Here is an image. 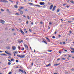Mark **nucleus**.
Here are the masks:
<instances>
[{
	"label": "nucleus",
	"instance_id": "20",
	"mask_svg": "<svg viewBox=\"0 0 74 74\" xmlns=\"http://www.w3.org/2000/svg\"><path fill=\"white\" fill-rule=\"evenodd\" d=\"M14 8H18V6L17 5H15L14 6Z\"/></svg>",
	"mask_w": 74,
	"mask_h": 74
},
{
	"label": "nucleus",
	"instance_id": "11",
	"mask_svg": "<svg viewBox=\"0 0 74 74\" xmlns=\"http://www.w3.org/2000/svg\"><path fill=\"white\" fill-rule=\"evenodd\" d=\"M45 38H46V40L48 42H50V40L49 39V38H48L47 37H45Z\"/></svg>",
	"mask_w": 74,
	"mask_h": 74
},
{
	"label": "nucleus",
	"instance_id": "29",
	"mask_svg": "<svg viewBox=\"0 0 74 74\" xmlns=\"http://www.w3.org/2000/svg\"><path fill=\"white\" fill-rule=\"evenodd\" d=\"M60 11V9H58L57 10V12H59V11Z\"/></svg>",
	"mask_w": 74,
	"mask_h": 74
},
{
	"label": "nucleus",
	"instance_id": "24",
	"mask_svg": "<svg viewBox=\"0 0 74 74\" xmlns=\"http://www.w3.org/2000/svg\"><path fill=\"white\" fill-rule=\"evenodd\" d=\"M16 15H19V14L18 13H16L15 14Z\"/></svg>",
	"mask_w": 74,
	"mask_h": 74
},
{
	"label": "nucleus",
	"instance_id": "14",
	"mask_svg": "<svg viewBox=\"0 0 74 74\" xmlns=\"http://www.w3.org/2000/svg\"><path fill=\"white\" fill-rule=\"evenodd\" d=\"M42 42H44V43H45V44H47V42L46 41H44V40L42 41Z\"/></svg>",
	"mask_w": 74,
	"mask_h": 74
},
{
	"label": "nucleus",
	"instance_id": "54",
	"mask_svg": "<svg viewBox=\"0 0 74 74\" xmlns=\"http://www.w3.org/2000/svg\"><path fill=\"white\" fill-rule=\"evenodd\" d=\"M69 32H70V34H71V33H72V32H71V31H70Z\"/></svg>",
	"mask_w": 74,
	"mask_h": 74
},
{
	"label": "nucleus",
	"instance_id": "27",
	"mask_svg": "<svg viewBox=\"0 0 74 74\" xmlns=\"http://www.w3.org/2000/svg\"><path fill=\"white\" fill-rule=\"evenodd\" d=\"M66 5H67V4H66V3H64V4H63V6Z\"/></svg>",
	"mask_w": 74,
	"mask_h": 74
},
{
	"label": "nucleus",
	"instance_id": "4",
	"mask_svg": "<svg viewBox=\"0 0 74 74\" xmlns=\"http://www.w3.org/2000/svg\"><path fill=\"white\" fill-rule=\"evenodd\" d=\"M0 22L1 23H2V24H3L5 22V21H4V20H0Z\"/></svg>",
	"mask_w": 74,
	"mask_h": 74
},
{
	"label": "nucleus",
	"instance_id": "15",
	"mask_svg": "<svg viewBox=\"0 0 74 74\" xmlns=\"http://www.w3.org/2000/svg\"><path fill=\"white\" fill-rule=\"evenodd\" d=\"M20 14H21V15H22V14H23V12L22 11H20Z\"/></svg>",
	"mask_w": 74,
	"mask_h": 74
},
{
	"label": "nucleus",
	"instance_id": "7",
	"mask_svg": "<svg viewBox=\"0 0 74 74\" xmlns=\"http://www.w3.org/2000/svg\"><path fill=\"white\" fill-rule=\"evenodd\" d=\"M39 3L40 5H44V4H45V3L44 2H40Z\"/></svg>",
	"mask_w": 74,
	"mask_h": 74
},
{
	"label": "nucleus",
	"instance_id": "64",
	"mask_svg": "<svg viewBox=\"0 0 74 74\" xmlns=\"http://www.w3.org/2000/svg\"><path fill=\"white\" fill-rule=\"evenodd\" d=\"M23 17H24V18H26V16L25 15L23 16Z\"/></svg>",
	"mask_w": 74,
	"mask_h": 74
},
{
	"label": "nucleus",
	"instance_id": "38",
	"mask_svg": "<svg viewBox=\"0 0 74 74\" xmlns=\"http://www.w3.org/2000/svg\"><path fill=\"white\" fill-rule=\"evenodd\" d=\"M14 60V59L13 58H12L11 59V61H13Z\"/></svg>",
	"mask_w": 74,
	"mask_h": 74
},
{
	"label": "nucleus",
	"instance_id": "36",
	"mask_svg": "<svg viewBox=\"0 0 74 74\" xmlns=\"http://www.w3.org/2000/svg\"><path fill=\"white\" fill-rule=\"evenodd\" d=\"M16 62L17 63H18L19 62V61H18V60H16Z\"/></svg>",
	"mask_w": 74,
	"mask_h": 74
},
{
	"label": "nucleus",
	"instance_id": "63",
	"mask_svg": "<svg viewBox=\"0 0 74 74\" xmlns=\"http://www.w3.org/2000/svg\"><path fill=\"white\" fill-rule=\"evenodd\" d=\"M18 68H19V67L18 66H17L16 68V69H17Z\"/></svg>",
	"mask_w": 74,
	"mask_h": 74
},
{
	"label": "nucleus",
	"instance_id": "22",
	"mask_svg": "<svg viewBox=\"0 0 74 74\" xmlns=\"http://www.w3.org/2000/svg\"><path fill=\"white\" fill-rule=\"evenodd\" d=\"M14 53H16V54H17V53H18V51H14Z\"/></svg>",
	"mask_w": 74,
	"mask_h": 74
},
{
	"label": "nucleus",
	"instance_id": "48",
	"mask_svg": "<svg viewBox=\"0 0 74 74\" xmlns=\"http://www.w3.org/2000/svg\"><path fill=\"white\" fill-rule=\"evenodd\" d=\"M43 8H45V7H46V6H45V5L43 6Z\"/></svg>",
	"mask_w": 74,
	"mask_h": 74
},
{
	"label": "nucleus",
	"instance_id": "51",
	"mask_svg": "<svg viewBox=\"0 0 74 74\" xmlns=\"http://www.w3.org/2000/svg\"><path fill=\"white\" fill-rule=\"evenodd\" d=\"M25 11H27L28 10L27 9H25Z\"/></svg>",
	"mask_w": 74,
	"mask_h": 74
},
{
	"label": "nucleus",
	"instance_id": "5",
	"mask_svg": "<svg viewBox=\"0 0 74 74\" xmlns=\"http://www.w3.org/2000/svg\"><path fill=\"white\" fill-rule=\"evenodd\" d=\"M18 42L19 43H21V42H23V40H19L18 41Z\"/></svg>",
	"mask_w": 74,
	"mask_h": 74
},
{
	"label": "nucleus",
	"instance_id": "49",
	"mask_svg": "<svg viewBox=\"0 0 74 74\" xmlns=\"http://www.w3.org/2000/svg\"><path fill=\"white\" fill-rule=\"evenodd\" d=\"M29 31L30 32H32V30L30 29H29Z\"/></svg>",
	"mask_w": 74,
	"mask_h": 74
},
{
	"label": "nucleus",
	"instance_id": "13",
	"mask_svg": "<svg viewBox=\"0 0 74 74\" xmlns=\"http://www.w3.org/2000/svg\"><path fill=\"white\" fill-rule=\"evenodd\" d=\"M35 5V6H36V7H42V6H40L39 5Z\"/></svg>",
	"mask_w": 74,
	"mask_h": 74
},
{
	"label": "nucleus",
	"instance_id": "9",
	"mask_svg": "<svg viewBox=\"0 0 74 74\" xmlns=\"http://www.w3.org/2000/svg\"><path fill=\"white\" fill-rule=\"evenodd\" d=\"M53 8V4H52L50 7L49 9L52 10V9Z\"/></svg>",
	"mask_w": 74,
	"mask_h": 74
},
{
	"label": "nucleus",
	"instance_id": "12",
	"mask_svg": "<svg viewBox=\"0 0 74 74\" xmlns=\"http://www.w3.org/2000/svg\"><path fill=\"white\" fill-rule=\"evenodd\" d=\"M19 71H21V72H22L23 73H24V72L21 69H19Z\"/></svg>",
	"mask_w": 74,
	"mask_h": 74
},
{
	"label": "nucleus",
	"instance_id": "44",
	"mask_svg": "<svg viewBox=\"0 0 74 74\" xmlns=\"http://www.w3.org/2000/svg\"><path fill=\"white\" fill-rule=\"evenodd\" d=\"M63 44H66V42H63Z\"/></svg>",
	"mask_w": 74,
	"mask_h": 74
},
{
	"label": "nucleus",
	"instance_id": "45",
	"mask_svg": "<svg viewBox=\"0 0 74 74\" xmlns=\"http://www.w3.org/2000/svg\"><path fill=\"white\" fill-rule=\"evenodd\" d=\"M19 29L21 32V31H22V30L21 28H19Z\"/></svg>",
	"mask_w": 74,
	"mask_h": 74
},
{
	"label": "nucleus",
	"instance_id": "40",
	"mask_svg": "<svg viewBox=\"0 0 74 74\" xmlns=\"http://www.w3.org/2000/svg\"><path fill=\"white\" fill-rule=\"evenodd\" d=\"M49 25H52V23L51 22H50L49 23Z\"/></svg>",
	"mask_w": 74,
	"mask_h": 74
},
{
	"label": "nucleus",
	"instance_id": "32",
	"mask_svg": "<svg viewBox=\"0 0 74 74\" xmlns=\"http://www.w3.org/2000/svg\"><path fill=\"white\" fill-rule=\"evenodd\" d=\"M24 48L23 47H22V49H21V50L22 51H23L24 50Z\"/></svg>",
	"mask_w": 74,
	"mask_h": 74
},
{
	"label": "nucleus",
	"instance_id": "8",
	"mask_svg": "<svg viewBox=\"0 0 74 74\" xmlns=\"http://www.w3.org/2000/svg\"><path fill=\"white\" fill-rule=\"evenodd\" d=\"M12 48L13 50H15V49H16V47H15V46H12Z\"/></svg>",
	"mask_w": 74,
	"mask_h": 74
},
{
	"label": "nucleus",
	"instance_id": "30",
	"mask_svg": "<svg viewBox=\"0 0 74 74\" xmlns=\"http://www.w3.org/2000/svg\"><path fill=\"white\" fill-rule=\"evenodd\" d=\"M47 51H48V52H52V50H48Z\"/></svg>",
	"mask_w": 74,
	"mask_h": 74
},
{
	"label": "nucleus",
	"instance_id": "28",
	"mask_svg": "<svg viewBox=\"0 0 74 74\" xmlns=\"http://www.w3.org/2000/svg\"><path fill=\"white\" fill-rule=\"evenodd\" d=\"M29 4H30V5H33L34 4L32 3H29Z\"/></svg>",
	"mask_w": 74,
	"mask_h": 74
},
{
	"label": "nucleus",
	"instance_id": "16",
	"mask_svg": "<svg viewBox=\"0 0 74 74\" xmlns=\"http://www.w3.org/2000/svg\"><path fill=\"white\" fill-rule=\"evenodd\" d=\"M10 48H10V47H6V49H10Z\"/></svg>",
	"mask_w": 74,
	"mask_h": 74
},
{
	"label": "nucleus",
	"instance_id": "6",
	"mask_svg": "<svg viewBox=\"0 0 74 74\" xmlns=\"http://www.w3.org/2000/svg\"><path fill=\"white\" fill-rule=\"evenodd\" d=\"M56 8V6L55 5L53 8V9L52 10V11H54L55 10Z\"/></svg>",
	"mask_w": 74,
	"mask_h": 74
},
{
	"label": "nucleus",
	"instance_id": "17",
	"mask_svg": "<svg viewBox=\"0 0 74 74\" xmlns=\"http://www.w3.org/2000/svg\"><path fill=\"white\" fill-rule=\"evenodd\" d=\"M19 8L20 9H24V8L23 7H22V6H20L19 7Z\"/></svg>",
	"mask_w": 74,
	"mask_h": 74
},
{
	"label": "nucleus",
	"instance_id": "18",
	"mask_svg": "<svg viewBox=\"0 0 74 74\" xmlns=\"http://www.w3.org/2000/svg\"><path fill=\"white\" fill-rule=\"evenodd\" d=\"M51 66V64L49 63L48 65H46V67H48V66Z\"/></svg>",
	"mask_w": 74,
	"mask_h": 74
},
{
	"label": "nucleus",
	"instance_id": "39",
	"mask_svg": "<svg viewBox=\"0 0 74 74\" xmlns=\"http://www.w3.org/2000/svg\"><path fill=\"white\" fill-rule=\"evenodd\" d=\"M66 7H67V8H69V7H70V6H68V5H66Z\"/></svg>",
	"mask_w": 74,
	"mask_h": 74
},
{
	"label": "nucleus",
	"instance_id": "37",
	"mask_svg": "<svg viewBox=\"0 0 74 74\" xmlns=\"http://www.w3.org/2000/svg\"><path fill=\"white\" fill-rule=\"evenodd\" d=\"M26 23L27 24H28V23H29V21H27L26 22Z\"/></svg>",
	"mask_w": 74,
	"mask_h": 74
},
{
	"label": "nucleus",
	"instance_id": "10",
	"mask_svg": "<svg viewBox=\"0 0 74 74\" xmlns=\"http://www.w3.org/2000/svg\"><path fill=\"white\" fill-rule=\"evenodd\" d=\"M24 46L25 47V48H27V49H29V48H28V47L26 45V44H24Z\"/></svg>",
	"mask_w": 74,
	"mask_h": 74
},
{
	"label": "nucleus",
	"instance_id": "41",
	"mask_svg": "<svg viewBox=\"0 0 74 74\" xmlns=\"http://www.w3.org/2000/svg\"><path fill=\"white\" fill-rule=\"evenodd\" d=\"M8 55H10V56H11V53H8Z\"/></svg>",
	"mask_w": 74,
	"mask_h": 74
},
{
	"label": "nucleus",
	"instance_id": "52",
	"mask_svg": "<svg viewBox=\"0 0 74 74\" xmlns=\"http://www.w3.org/2000/svg\"><path fill=\"white\" fill-rule=\"evenodd\" d=\"M18 49H20V48H21V47H20V46H18Z\"/></svg>",
	"mask_w": 74,
	"mask_h": 74
},
{
	"label": "nucleus",
	"instance_id": "33",
	"mask_svg": "<svg viewBox=\"0 0 74 74\" xmlns=\"http://www.w3.org/2000/svg\"><path fill=\"white\" fill-rule=\"evenodd\" d=\"M65 60V58H62V59H61V60Z\"/></svg>",
	"mask_w": 74,
	"mask_h": 74
},
{
	"label": "nucleus",
	"instance_id": "58",
	"mask_svg": "<svg viewBox=\"0 0 74 74\" xmlns=\"http://www.w3.org/2000/svg\"><path fill=\"white\" fill-rule=\"evenodd\" d=\"M8 61L9 62H11V60H8Z\"/></svg>",
	"mask_w": 74,
	"mask_h": 74
},
{
	"label": "nucleus",
	"instance_id": "42",
	"mask_svg": "<svg viewBox=\"0 0 74 74\" xmlns=\"http://www.w3.org/2000/svg\"><path fill=\"white\" fill-rule=\"evenodd\" d=\"M71 70L72 71H74V69H72Z\"/></svg>",
	"mask_w": 74,
	"mask_h": 74
},
{
	"label": "nucleus",
	"instance_id": "23",
	"mask_svg": "<svg viewBox=\"0 0 74 74\" xmlns=\"http://www.w3.org/2000/svg\"><path fill=\"white\" fill-rule=\"evenodd\" d=\"M21 32L23 34H25V33H24V32H23V31H21Z\"/></svg>",
	"mask_w": 74,
	"mask_h": 74
},
{
	"label": "nucleus",
	"instance_id": "2",
	"mask_svg": "<svg viewBox=\"0 0 74 74\" xmlns=\"http://www.w3.org/2000/svg\"><path fill=\"white\" fill-rule=\"evenodd\" d=\"M0 2H3V3H8V1L5 0H1Z\"/></svg>",
	"mask_w": 74,
	"mask_h": 74
},
{
	"label": "nucleus",
	"instance_id": "25",
	"mask_svg": "<svg viewBox=\"0 0 74 74\" xmlns=\"http://www.w3.org/2000/svg\"><path fill=\"white\" fill-rule=\"evenodd\" d=\"M5 52L6 53H7V54H8L9 53L8 51H5Z\"/></svg>",
	"mask_w": 74,
	"mask_h": 74
},
{
	"label": "nucleus",
	"instance_id": "50",
	"mask_svg": "<svg viewBox=\"0 0 74 74\" xmlns=\"http://www.w3.org/2000/svg\"><path fill=\"white\" fill-rule=\"evenodd\" d=\"M11 73H12V72H9V73H8V74H11Z\"/></svg>",
	"mask_w": 74,
	"mask_h": 74
},
{
	"label": "nucleus",
	"instance_id": "56",
	"mask_svg": "<svg viewBox=\"0 0 74 74\" xmlns=\"http://www.w3.org/2000/svg\"><path fill=\"white\" fill-rule=\"evenodd\" d=\"M24 73L25 74H26V71H24Z\"/></svg>",
	"mask_w": 74,
	"mask_h": 74
},
{
	"label": "nucleus",
	"instance_id": "34",
	"mask_svg": "<svg viewBox=\"0 0 74 74\" xmlns=\"http://www.w3.org/2000/svg\"><path fill=\"white\" fill-rule=\"evenodd\" d=\"M8 65H11V63L10 62H8Z\"/></svg>",
	"mask_w": 74,
	"mask_h": 74
},
{
	"label": "nucleus",
	"instance_id": "26",
	"mask_svg": "<svg viewBox=\"0 0 74 74\" xmlns=\"http://www.w3.org/2000/svg\"><path fill=\"white\" fill-rule=\"evenodd\" d=\"M3 55L4 56H7V54H5V53L3 54Z\"/></svg>",
	"mask_w": 74,
	"mask_h": 74
},
{
	"label": "nucleus",
	"instance_id": "55",
	"mask_svg": "<svg viewBox=\"0 0 74 74\" xmlns=\"http://www.w3.org/2000/svg\"><path fill=\"white\" fill-rule=\"evenodd\" d=\"M1 11H4V10H3V9H1Z\"/></svg>",
	"mask_w": 74,
	"mask_h": 74
},
{
	"label": "nucleus",
	"instance_id": "57",
	"mask_svg": "<svg viewBox=\"0 0 74 74\" xmlns=\"http://www.w3.org/2000/svg\"><path fill=\"white\" fill-rule=\"evenodd\" d=\"M12 31H13L14 30H15V29H12Z\"/></svg>",
	"mask_w": 74,
	"mask_h": 74
},
{
	"label": "nucleus",
	"instance_id": "1",
	"mask_svg": "<svg viewBox=\"0 0 74 74\" xmlns=\"http://www.w3.org/2000/svg\"><path fill=\"white\" fill-rule=\"evenodd\" d=\"M25 56H26L25 55H19L18 54L17 55L18 57H19L20 58H25Z\"/></svg>",
	"mask_w": 74,
	"mask_h": 74
},
{
	"label": "nucleus",
	"instance_id": "47",
	"mask_svg": "<svg viewBox=\"0 0 74 74\" xmlns=\"http://www.w3.org/2000/svg\"><path fill=\"white\" fill-rule=\"evenodd\" d=\"M27 18H28V19H30V17H29V16H27Z\"/></svg>",
	"mask_w": 74,
	"mask_h": 74
},
{
	"label": "nucleus",
	"instance_id": "60",
	"mask_svg": "<svg viewBox=\"0 0 74 74\" xmlns=\"http://www.w3.org/2000/svg\"><path fill=\"white\" fill-rule=\"evenodd\" d=\"M31 24H32V25H33V22H32Z\"/></svg>",
	"mask_w": 74,
	"mask_h": 74
},
{
	"label": "nucleus",
	"instance_id": "19",
	"mask_svg": "<svg viewBox=\"0 0 74 74\" xmlns=\"http://www.w3.org/2000/svg\"><path fill=\"white\" fill-rule=\"evenodd\" d=\"M59 64H56L54 65V66H59Z\"/></svg>",
	"mask_w": 74,
	"mask_h": 74
},
{
	"label": "nucleus",
	"instance_id": "35",
	"mask_svg": "<svg viewBox=\"0 0 74 74\" xmlns=\"http://www.w3.org/2000/svg\"><path fill=\"white\" fill-rule=\"evenodd\" d=\"M6 11H8V12L10 13V11L9 9H7Z\"/></svg>",
	"mask_w": 74,
	"mask_h": 74
},
{
	"label": "nucleus",
	"instance_id": "59",
	"mask_svg": "<svg viewBox=\"0 0 74 74\" xmlns=\"http://www.w3.org/2000/svg\"><path fill=\"white\" fill-rule=\"evenodd\" d=\"M60 60V58H58L57 59V60Z\"/></svg>",
	"mask_w": 74,
	"mask_h": 74
},
{
	"label": "nucleus",
	"instance_id": "21",
	"mask_svg": "<svg viewBox=\"0 0 74 74\" xmlns=\"http://www.w3.org/2000/svg\"><path fill=\"white\" fill-rule=\"evenodd\" d=\"M70 2L72 3V4H74V1L73 0L71 1Z\"/></svg>",
	"mask_w": 74,
	"mask_h": 74
},
{
	"label": "nucleus",
	"instance_id": "3",
	"mask_svg": "<svg viewBox=\"0 0 74 74\" xmlns=\"http://www.w3.org/2000/svg\"><path fill=\"white\" fill-rule=\"evenodd\" d=\"M70 49L72 50H73L71 51V53H74V48H72V47H70Z\"/></svg>",
	"mask_w": 74,
	"mask_h": 74
},
{
	"label": "nucleus",
	"instance_id": "61",
	"mask_svg": "<svg viewBox=\"0 0 74 74\" xmlns=\"http://www.w3.org/2000/svg\"><path fill=\"white\" fill-rule=\"evenodd\" d=\"M40 23H41V24H42V23H43L42 22H40Z\"/></svg>",
	"mask_w": 74,
	"mask_h": 74
},
{
	"label": "nucleus",
	"instance_id": "53",
	"mask_svg": "<svg viewBox=\"0 0 74 74\" xmlns=\"http://www.w3.org/2000/svg\"><path fill=\"white\" fill-rule=\"evenodd\" d=\"M16 5H18V1L16 2Z\"/></svg>",
	"mask_w": 74,
	"mask_h": 74
},
{
	"label": "nucleus",
	"instance_id": "43",
	"mask_svg": "<svg viewBox=\"0 0 74 74\" xmlns=\"http://www.w3.org/2000/svg\"><path fill=\"white\" fill-rule=\"evenodd\" d=\"M52 38H55V36H53Z\"/></svg>",
	"mask_w": 74,
	"mask_h": 74
},
{
	"label": "nucleus",
	"instance_id": "31",
	"mask_svg": "<svg viewBox=\"0 0 74 74\" xmlns=\"http://www.w3.org/2000/svg\"><path fill=\"white\" fill-rule=\"evenodd\" d=\"M68 22H69V23H71V22H73V21H69Z\"/></svg>",
	"mask_w": 74,
	"mask_h": 74
},
{
	"label": "nucleus",
	"instance_id": "46",
	"mask_svg": "<svg viewBox=\"0 0 74 74\" xmlns=\"http://www.w3.org/2000/svg\"><path fill=\"white\" fill-rule=\"evenodd\" d=\"M18 11H21V9L20 8L18 10Z\"/></svg>",
	"mask_w": 74,
	"mask_h": 74
},
{
	"label": "nucleus",
	"instance_id": "62",
	"mask_svg": "<svg viewBox=\"0 0 74 74\" xmlns=\"http://www.w3.org/2000/svg\"><path fill=\"white\" fill-rule=\"evenodd\" d=\"M1 56H3V54H1Z\"/></svg>",
	"mask_w": 74,
	"mask_h": 74
}]
</instances>
